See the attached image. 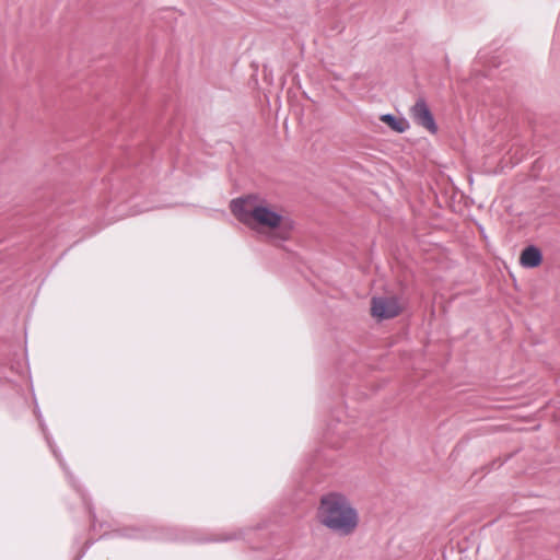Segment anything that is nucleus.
<instances>
[{
  "mask_svg": "<svg viewBox=\"0 0 560 560\" xmlns=\"http://www.w3.org/2000/svg\"><path fill=\"white\" fill-rule=\"evenodd\" d=\"M257 195H247L233 199L230 205L234 217L247 226L254 224L273 230V237L280 241L288 240L292 229L291 223L280 213L271 210L269 207L257 203Z\"/></svg>",
  "mask_w": 560,
  "mask_h": 560,
  "instance_id": "1",
  "label": "nucleus"
},
{
  "mask_svg": "<svg viewBox=\"0 0 560 560\" xmlns=\"http://www.w3.org/2000/svg\"><path fill=\"white\" fill-rule=\"evenodd\" d=\"M317 518L323 526L340 537L352 535L360 523L357 509L340 492H329L320 498Z\"/></svg>",
  "mask_w": 560,
  "mask_h": 560,
  "instance_id": "2",
  "label": "nucleus"
},
{
  "mask_svg": "<svg viewBox=\"0 0 560 560\" xmlns=\"http://www.w3.org/2000/svg\"><path fill=\"white\" fill-rule=\"evenodd\" d=\"M401 311L399 299L396 296H374L371 301V313L377 319L394 318Z\"/></svg>",
  "mask_w": 560,
  "mask_h": 560,
  "instance_id": "3",
  "label": "nucleus"
},
{
  "mask_svg": "<svg viewBox=\"0 0 560 560\" xmlns=\"http://www.w3.org/2000/svg\"><path fill=\"white\" fill-rule=\"evenodd\" d=\"M413 121L428 129L431 133L438 132V126L435 124L433 114L431 113L424 98H418L415 105L410 109Z\"/></svg>",
  "mask_w": 560,
  "mask_h": 560,
  "instance_id": "4",
  "label": "nucleus"
},
{
  "mask_svg": "<svg viewBox=\"0 0 560 560\" xmlns=\"http://www.w3.org/2000/svg\"><path fill=\"white\" fill-rule=\"evenodd\" d=\"M128 537L131 538H141V539H161V540H185L186 538L179 537L175 529H163V530H154V532H143V530H133L132 534H128Z\"/></svg>",
  "mask_w": 560,
  "mask_h": 560,
  "instance_id": "5",
  "label": "nucleus"
},
{
  "mask_svg": "<svg viewBox=\"0 0 560 560\" xmlns=\"http://www.w3.org/2000/svg\"><path fill=\"white\" fill-rule=\"evenodd\" d=\"M520 261L525 268H536L542 261V253L537 246L529 245L523 249Z\"/></svg>",
  "mask_w": 560,
  "mask_h": 560,
  "instance_id": "6",
  "label": "nucleus"
},
{
  "mask_svg": "<svg viewBox=\"0 0 560 560\" xmlns=\"http://www.w3.org/2000/svg\"><path fill=\"white\" fill-rule=\"evenodd\" d=\"M381 120L384 121L387 126H389L393 130H395L397 132H404L409 126V122L406 119L397 118L393 114L382 115Z\"/></svg>",
  "mask_w": 560,
  "mask_h": 560,
  "instance_id": "7",
  "label": "nucleus"
},
{
  "mask_svg": "<svg viewBox=\"0 0 560 560\" xmlns=\"http://www.w3.org/2000/svg\"><path fill=\"white\" fill-rule=\"evenodd\" d=\"M35 413H36V417H37V419H38V421H39V424H40V427H42L43 432H44V433H46V428H45V423H44V421H43V416H42V412H40V410H39V408H38V406H37V405L35 406ZM45 438H46L47 444L49 445V447H50L51 452L54 453L55 457L59 460L60 466H61V467L63 468V470L67 472L66 465H65L63 460L60 458V456H59V454H58L57 450H56V448H55V446L52 445V443H51V441H50V438H49L47 434H45Z\"/></svg>",
  "mask_w": 560,
  "mask_h": 560,
  "instance_id": "8",
  "label": "nucleus"
},
{
  "mask_svg": "<svg viewBox=\"0 0 560 560\" xmlns=\"http://www.w3.org/2000/svg\"><path fill=\"white\" fill-rule=\"evenodd\" d=\"M233 537H225V538H220V539H214V541H225V540H230L232 539Z\"/></svg>",
  "mask_w": 560,
  "mask_h": 560,
  "instance_id": "9",
  "label": "nucleus"
}]
</instances>
